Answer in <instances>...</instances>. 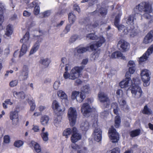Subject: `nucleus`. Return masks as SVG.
Here are the masks:
<instances>
[{
  "instance_id": "473e14b6",
  "label": "nucleus",
  "mask_w": 153,
  "mask_h": 153,
  "mask_svg": "<svg viewBox=\"0 0 153 153\" xmlns=\"http://www.w3.org/2000/svg\"><path fill=\"white\" fill-rule=\"evenodd\" d=\"M58 96L62 99H67L68 98L67 95L62 90H59L57 92Z\"/></svg>"
},
{
  "instance_id": "603ef678",
  "label": "nucleus",
  "mask_w": 153,
  "mask_h": 153,
  "mask_svg": "<svg viewBox=\"0 0 153 153\" xmlns=\"http://www.w3.org/2000/svg\"><path fill=\"white\" fill-rule=\"evenodd\" d=\"M136 68L135 67H129V72H127V73H129V74H127V76L129 77L130 76V74H133L135 72Z\"/></svg>"
},
{
  "instance_id": "39448f33",
  "label": "nucleus",
  "mask_w": 153,
  "mask_h": 153,
  "mask_svg": "<svg viewBox=\"0 0 153 153\" xmlns=\"http://www.w3.org/2000/svg\"><path fill=\"white\" fill-rule=\"evenodd\" d=\"M98 100L101 103L102 108H108L111 103V101L108 94L103 92L100 91L98 94Z\"/></svg>"
},
{
  "instance_id": "4be33fe9",
  "label": "nucleus",
  "mask_w": 153,
  "mask_h": 153,
  "mask_svg": "<svg viewBox=\"0 0 153 153\" xmlns=\"http://www.w3.org/2000/svg\"><path fill=\"white\" fill-rule=\"evenodd\" d=\"M52 106L54 111H57L60 113H62L65 110V108H61L58 102L55 100L53 101Z\"/></svg>"
},
{
  "instance_id": "ea45409f",
  "label": "nucleus",
  "mask_w": 153,
  "mask_h": 153,
  "mask_svg": "<svg viewBox=\"0 0 153 153\" xmlns=\"http://www.w3.org/2000/svg\"><path fill=\"white\" fill-rule=\"evenodd\" d=\"M140 131L139 129H136L131 131L130 136L132 137H134L139 135L140 133Z\"/></svg>"
},
{
  "instance_id": "4c0bfd02",
  "label": "nucleus",
  "mask_w": 153,
  "mask_h": 153,
  "mask_svg": "<svg viewBox=\"0 0 153 153\" xmlns=\"http://www.w3.org/2000/svg\"><path fill=\"white\" fill-rule=\"evenodd\" d=\"M142 112L143 114L149 115L152 114V111L150 109L148 108L147 105H146L144 107Z\"/></svg>"
},
{
  "instance_id": "6e6d98bb",
  "label": "nucleus",
  "mask_w": 153,
  "mask_h": 153,
  "mask_svg": "<svg viewBox=\"0 0 153 153\" xmlns=\"http://www.w3.org/2000/svg\"><path fill=\"white\" fill-rule=\"evenodd\" d=\"M18 83L17 80H14L11 81L10 83V85L11 87H13L16 86Z\"/></svg>"
},
{
  "instance_id": "bf43d9fd",
  "label": "nucleus",
  "mask_w": 153,
  "mask_h": 153,
  "mask_svg": "<svg viewBox=\"0 0 153 153\" xmlns=\"http://www.w3.org/2000/svg\"><path fill=\"white\" fill-rule=\"evenodd\" d=\"M10 138L9 137L8 135H6L4 138V142L5 143H9Z\"/></svg>"
},
{
  "instance_id": "e2e57ef3",
  "label": "nucleus",
  "mask_w": 153,
  "mask_h": 153,
  "mask_svg": "<svg viewBox=\"0 0 153 153\" xmlns=\"http://www.w3.org/2000/svg\"><path fill=\"white\" fill-rule=\"evenodd\" d=\"M67 59L65 58H62L61 59L62 63L61 64V66L62 67H63L64 65L66 64Z\"/></svg>"
},
{
  "instance_id": "f704fd0d",
  "label": "nucleus",
  "mask_w": 153,
  "mask_h": 153,
  "mask_svg": "<svg viewBox=\"0 0 153 153\" xmlns=\"http://www.w3.org/2000/svg\"><path fill=\"white\" fill-rule=\"evenodd\" d=\"M50 62V60L47 58L44 59H41L40 61V63L44 65L45 67H47Z\"/></svg>"
},
{
  "instance_id": "2f4dec72",
  "label": "nucleus",
  "mask_w": 153,
  "mask_h": 153,
  "mask_svg": "<svg viewBox=\"0 0 153 153\" xmlns=\"http://www.w3.org/2000/svg\"><path fill=\"white\" fill-rule=\"evenodd\" d=\"M71 148L74 150H78L79 149V146L77 145L75 143H73L71 145ZM77 153H84L86 152V150L85 149H83L80 151L78 150Z\"/></svg>"
},
{
  "instance_id": "e433bc0d",
  "label": "nucleus",
  "mask_w": 153,
  "mask_h": 153,
  "mask_svg": "<svg viewBox=\"0 0 153 153\" xmlns=\"http://www.w3.org/2000/svg\"><path fill=\"white\" fill-rule=\"evenodd\" d=\"M61 122V117L59 116H57L56 117H55L54 119L53 123L54 126L56 127H58L60 126V123Z\"/></svg>"
},
{
  "instance_id": "680f3d73",
  "label": "nucleus",
  "mask_w": 153,
  "mask_h": 153,
  "mask_svg": "<svg viewBox=\"0 0 153 153\" xmlns=\"http://www.w3.org/2000/svg\"><path fill=\"white\" fill-rule=\"evenodd\" d=\"M128 66L129 67H135V64L133 61H130L128 64Z\"/></svg>"
},
{
  "instance_id": "69168bd1",
  "label": "nucleus",
  "mask_w": 153,
  "mask_h": 153,
  "mask_svg": "<svg viewBox=\"0 0 153 153\" xmlns=\"http://www.w3.org/2000/svg\"><path fill=\"white\" fill-rule=\"evenodd\" d=\"M5 10L4 6L1 3H0V12L3 13Z\"/></svg>"
},
{
  "instance_id": "2eb2a0df",
  "label": "nucleus",
  "mask_w": 153,
  "mask_h": 153,
  "mask_svg": "<svg viewBox=\"0 0 153 153\" xmlns=\"http://www.w3.org/2000/svg\"><path fill=\"white\" fill-rule=\"evenodd\" d=\"M85 96L83 93H80L79 95V92L77 91H73L72 94V98L73 99H76L77 101L80 103L82 102L85 98Z\"/></svg>"
},
{
  "instance_id": "052dcab7",
  "label": "nucleus",
  "mask_w": 153,
  "mask_h": 153,
  "mask_svg": "<svg viewBox=\"0 0 153 153\" xmlns=\"http://www.w3.org/2000/svg\"><path fill=\"white\" fill-rule=\"evenodd\" d=\"M117 58H121L122 59H124L125 57L123 55L122 53L119 51H117Z\"/></svg>"
},
{
  "instance_id": "0eeeda50",
  "label": "nucleus",
  "mask_w": 153,
  "mask_h": 153,
  "mask_svg": "<svg viewBox=\"0 0 153 153\" xmlns=\"http://www.w3.org/2000/svg\"><path fill=\"white\" fill-rule=\"evenodd\" d=\"M151 75V73L147 69H143L141 71V77L144 86L147 87L149 85Z\"/></svg>"
},
{
  "instance_id": "f257e3e1",
  "label": "nucleus",
  "mask_w": 153,
  "mask_h": 153,
  "mask_svg": "<svg viewBox=\"0 0 153 153\" xmlns=\"http://www.w3.org/2000/svg\"><path fill=\"white\" fill-rule=\"evenodd\" d=\"M122 15V12H120L116 16L114 21V25L117 28L119 31L123 32L124 34H127L128 33H129L130 36L134 37L137 34L136 30L133 26L134 24V21L136 19L134 18V15H131L126 18V23L128 25H131V26L130 27V29L128 27H126L123 25H119L120 18Z\"/></svg>"
},
{
  "instance_id": "c9c22d12",
  "label": "nucleus",
  "mask_w": 153,
  "mask_h": 153,
  "mask_svg": "<svg viewBox=\"0 0 153 153\" xmlns=\"http://www.w3.org/2000/svg\"><path fill=\"white\" fill-rule=\"evenodd\" d=\"M90 92V89L89 86L87 85L83 86L82 88L81 93H83L85 96V94H88Z\"/></svg>"
},
{
  "instance_id": "c756f323",
  "label": "nucleus",
  "mask_w": 153,
  "mask_h": 153,
  "mask_svg": "<svg viewBox=\"0 0 153 153\" xmlns=\"http://www.w3.org/2000/svg\"><path fill=\"white\" fill-rule=\"evenodd\" d=\"M28 102L30 106V110L33 111L35 110L36 106L34 100L32 98L28 99Z\"/></svg>"
},
{
  "instance_id": "9b49d317",
  "label": "nucleus",
  "mask_w": 153,
  "mask_h": 153,
  "mask_svg": "<svg viewBox=\"0 0 153 153\" xmlns=\"http://www.w3.org/2000/svg\"><path fill=\"white\" fill-rule=\"evenodd\" d=\"M97 41L96 43L90 45V48L91 51L96 50V48L100 47L105 41V39L102 36L97 37Z\"/></svg>"
},
{
  "instance_id": "8fccbe9b",
  "label": "nucleus",
  "mask_w": 153,
  "mask_h": 153,
  "mask_svg": "<svg viewBox=\"0 0 153 153\" xmlns=\"http://www.w3.org/2000/svg\"><path fill=\"white\" fill-rule=\"evenodd\" d=\"M99 12L102 16H105L107 14L106 9L102 7H101L100 9L99 10Z\"/></svg>"
},
{
  "instance_id": "412c9836",
  "label": "nucleus",
  "mask_w": 153,
  "mask_h": 153,
  "mask_svg": "<svg viewBox=\"0 0 153 153\" xmlns=\"http://www.w3.org/2000/svg\"><path fill=\"white\" fill-rule=\"evenodd\" d=\"M102 131L100 128H96L93 134L94 140L98 142L100 141L102 138Z\"/></svg>"
},
{
  "instance_id": "393cba45",
  "label": "nucleus",
  "mask_w": 153,
  "mask_h": 153,
  "mask_svg": "<svg viewBox=\"0 0 153 153\" xmlns=\"http://www.w3.org/2000/svg\"><path fill=\"white\" fill-rule=\"evenodd\" d=\"M30 147L32 148L34 147L35 151L38 153H41V149L39 145L33 141H32L30 144Z\"/></svg>"
},
{
  "instance_id": "79ce46f5",
  "label": "nucleus",
  "mask_w": 153,
  "mask_h": 153,
  "mask_svg": "<svg viewBox=\"0 0 153 153\" xmlns=\"http://www.w3.org/2000/svg\"><path fill=\"white\" fill-rule=\"evenodd\" d=\"M40 135L43 141H47L48 140L49 134L48 131L45 132V133H41Z\"/></svg>"
},
{
  "instance_id": "f03ea898",
  "label": "nucleus",
  "mask_w": 153,
  "mask_h": 153,
  "mask_svg": "<svg viewBox=\"0 0 153 153\" xmlns=\"http://www.w3.org/2000/svg\"><path fill=\"white\" fill-rule=\"evenodd\" d=\"M139 11L141 12H144L145 13L143 15V16L147 19H150L152 16L149 13H152V6L148 2H143L136 7Z\"/></svg>"
},
{
  "instance_id": "338daca9",
  "label": "nucleus",
  "mask_w": 153,
  "mask_h": 153,
  "mask_svg": "<svg viewBox=\"0 0 153 153\" xmlns=\"http://www.w3.org/2000/svg\"><path fill=\"white\" fill-rule=\"evenodd\" d=\"M31 13L28 11L25 10L24 11L23 15L24 16L29 17L30 16Z\"/></svg>"
},
{
  "instance_id": "a878e982",
  "label": "nucleus",
  "mask_w": 153,
  "mask_h": 153,
  "mask_svg": "<svg viewBox=\"0 0 153 153\" xmlns=\"http://www.w3.org/2000/svg\"><path fill=\"white\" fill-rule=\"evenodd\" d=\"M13 33L12 27L10 25H8L7 26L4 36L6 38L7 37H9Z\"/></svg>"
},
{
  "instance_id": "aec40b11",
  "label": "nucleus",
  "mask_w": 153,
  "mask_h": 153,
  "mask_svg": "<svg viewBox=\"0 0 153 153\" xmlns=\"http://www.w3.org/2000/svg\"><path fill=\"white\" fill-rule=\"evenodd\" d=\"M10 118L12 120V124L16 125L18 122V112L16 110L12 111L10 113Z\"/></svg>"
},
{
  "instance_id": "c85d7f7f",
  "label": "nucleus",
  "mask_w": 153,
  "mask_h": 153,
  "mask_svg": "<svg viewBox=\"0 0 153 153\" xmlns=\"http://www.w3.org/2000/svg\"><path fill=\"white\" fill-rule=\"evenodd\" d=\"M49 118L47 115H45L42 116L40 119V122L42 125L45 126L47 125L49 123Z\"/></svg>"
},
{
  "instance_id": "de8ad7c7",
  "label": "nucleus",
  "mask_w": 153,
  "mask_h": 153,
  "mask_svg": "<svg viewBox=\"0 0 153 153\" xmlns=\"http://www.w3.org/2000/svg\"><path fill=\"white\" fill-rule=\"evenodd\" d=\"M153 52V45H151L145 53L149 57Z\"/></svg>"
},
{
  "instance_id": "ddd939ff",
  "label": "nucleus",
  "mask_w": 153,
  "mask_h": 153,
  "mask_svg": "<svg viewBox=\"0 0 153 153\" xmlns=\"http://www.w3.org/2000/svg\"><path fill=\"white\" fill-rule=\"evenodd\" d=\"M72 134L71 137V140L73 143H75L81 139L82 136L77 132L76 128L74 127L72 128Z\"/></svg>"
},
{
  "instance_id": "b1692460",
  "label": "nucleus",
  "mask_w": 153,
  "mask_h": 153,
  "mask_svg": "<svg viewBox=\"0 0 153 153\" xmlns=\"http://www.w3.org/2000/svg\"><path fill=\"white\" fill-rule=\"evenodd\" d=\"M13 94L14 97L19 99L23 100L25 98V94L23 91L17 92L16 91H13Z\"/></svg>"
},
{
  "instance_id": "20e7f679",
  "label": "nucleus",
  "mask_w": 153,
  "mask_h": 153,
  "mask_svg": "<svg viewBox=\"0 0 153 153\" xmlns=\"http://www.w3.org/2000/svg\"><path fill=\"white\" fill-rule=\"evenodd\" d=\"M83 68L82 67H75L72 69L70 73H69L68 71L65 72L63 74L64 77L65 79H75L79 76L80 72Z\"/></svg>"
},
{
  "instance_id": "72a5a7b5",
  "label": "nucleus",
  "mask_w": 153,
  "mask_h": 153,
  "mask_svg": "<svg viewBox=\"0 0 153 153\" xmlns=\"http://www.w3.org/2000/svg\"><path fill=\"white\" fill-rule=\"evenodd\" d=\"M89 124L87 121L81 123L80 126V128L83 131H86L89 128Z\"/></svg>"
},
{
  "instance_id": "5fc2aeb1",
  "label": "nucleus",
  "mask_w": 153,
  "mask_h": 153,
  "mask_svg": "<svg viewBox=\"0 0 153 153\" xmlns=\"http://www.w3.org/2000/svg\"><path fill=\"white\" fill-rule=\"evenodd\" d=\"M120 149L119 148L116 147L113 149L112 150L110 151L108 153H120Z\"/></svg>"
},
{
  "instance_id": "49530a36",
  "label": "nucleus",
  "mask_w": 153,
  "mask_h": 153,
  "mask_svg": "<svg viewBox=\"0 0 153 153\" xmlns=\"http://www.w3.org/2000/svg\"><path fill=\"white\" fill-rule=\"evenodd\" d=\"M148 57L146 53H144L142 56L140 58L139 62L140 63L146 60Z\"/></svg>"
},
{
  "instance_id": "4d7b16f0",
  "label": "nucleus",
  "mask_w": 153,
  "mask_h": 153,
  "mask_svg": "<svg viewBox=\"0 0 153 153\" xmlns=\"http://www.w3.org/2000/svg\"><path fill=\"white\" fill-rule=\"evenodd\" d=\"M72 24L70 23V24L67 25L66 26L65 30H64V32L65 33H67L70 30V28L71 25Z\"/></svg>"
},
{
  "instance_id": "1a4fd4ad",
  "label": "nucleus",
  "mask_w": 153,
  "mask_h": 153,
  "mask_svg": "<svg viewBox=\"0 0 153 153\" xmlns=\"http://www.w3.org/2000/svg\"><path fill=\"white\" fill-rule=\"evenodd\" d=\"M117 96L118 97V102L121 108L124 111H126L128 109V107L126 104V101L123 99H120L123 95V91L120 89H118L116 91Z\"/></svg>"
},
{
  "instance_id": "a19ab883",
  "label": "nucleus",
  "mask_w": 153,
  "mask_h": 153,
  "mask_svg": "<svg viewBox=\"0 0 153 153\" xmlns=\"http://www.w3.org/2000/svg\"><path fill=\"white\" fill-rule=\"evenodd\" d=\"M76 18L75 16L72 13H70L68 15V19L69 22L73 24L76 20Z\"/></svg>"
},
{
  "instance_id": "0e129e2a",
  "label": "nucleus",
  "mask_w": 153,
  "mask_h": 153,
  "mask_svg": "<svg viewBox=\"0 0 153 153\" xmlns=\"http://www.w3.org/2000/svg\"><path fill=\"white\" fill-rule=\"evenodd\" d=\"M32 130H33L34 132H38L39 130V128L38 126L33 125Z\"/></svg>"
},
{
  "instance_id": "4468645a",
  "label": "nucleus",
  "mask_w": 153,
  "mask_h": 153,
  "mask_svg": "<svg viewBox=\"0 0 153 153\" xmlns=\"http://www.w3.org/2000/svg\"><path fill=\"white\" fill-rule=\"evenodd\" d=\"M92 109L88 103H84L82 106L81 111L83 115L85 117H88L92 111Z\"/></svg>"
},
{
  "instance_id": "a18cd8bd",
  "label": "nucleus",
  "mask_w": 153,
  "mask_h": 153,
  "mask_svg": "<svg viewBox=\"0 0 153 153\" xmlns=\"http://www.w3.org/2000/svg\"><path fill=\"white\" fill-rule=\"evenodd\" d=\"M87 38L92 40H96L97 36L93 33H89L87 34L86 36Z\"/></svg>"
},
{
  "instance_id": "c03bdc74",
  "label": "nucleus",
  "mask_w": 153,
  "mask_h": 153,
  "mask_svg": "<svg viewBox=\"0 0 153 153\" xmlns=\"http://www.w3.org/2000/svg\"><path fill=\"white\" fill-rule=\"evenodd\" d=\"M72 133V130H71L70 128H68L65 130L63 133V136H65L66 137L68 138V136L70 135Z\"/></svg>"
},
{
  "instance_id": "864d4df0",
  "label": "nucleus",
  "mask_w": 153,
  "mask_h": 153,
  "mask_svg": "<svg viewBox=\"0 0 153 153\" xmlns=\"http://www.w3.org/2000/svg\"><path fill=\"white\" fill-rule=\"evenodd\" d=\"M60 84V81H56L55 82L53 85V88L55 90H57Z\"/></svg>"
},
{
  "instance_id": "7c9ffc66",
  "label": "nucleus",
  "mask_w": 153,
  "mask_h": 153,
  "mask_svg": "<svg viewBox=\"0 0 153 153\" xmlns=\"http://www.w3.org/2000/svg\"><path fill=\"white\" fill-rule=\"evenodd\" d=\"M39 47V43L38 41H37L34 44L31 50H30V54H32L35 53L38 49Z\"/></svg>"
},
{
  "instance_id": "9d476101",
  "label": "nucleus",
  "mask_w": 153,
  "mask_h": 153,
  "mask_svg": "<svg viewBox=\"0 0 153 153\" xmlns=\"http://www.w3.org/2000/svg\"><path fill=\"white\" fill-rule=\"evenodd\" d=\"M108 136L113 143H117L119 140V134L113 126H111L109 130Z\"/></svg>"
},
{
  "instance_id": "dca6fc26",
  "label": "nucleus",
  "mask_w": 153,
  "mask_h": 153,
  "mask_svg": "<svg viewBox=\"0 0 153 153\" xmlns=\"http://www.w3.org/2000/svg\"><path fill=\"white\" fill-rule=\"evenodd\" d=\"M129 74V73H126L125 75L126 77V79L123 80L119 83V85L121 88H125L127 87L130 84L129 82H131V85H132L134 84L133 79V80H131L130 77L127 76V74Z\"/></svg>"
},
{
  "instance_id": "13d9d810",
  "label": "nucleus",
  "mask_w": 153,
  "mask_h": 153,
  "mask_svg": "<svg viewBox=\"0 0 153 153\" xmlns=\"http://www.w3.org/2000/svg\"><path fill=\"white\" fill-rule=\"evenodd\" d=\"M4 16L2 14H0V30L3 29V27L2 25L4 21Z\"/></svg>"
},
{
  "instance_id": "f3484780",
  "label": "nucleus",
  "mask_w": 153,
  "mask_h": 153,
  "mask_svg": "<svg viewBox=\"0 0 153 153\" xmlns=\"http://www.w3.org/2000/svg\"><path fill=\"white\" fill-rule=\"evenodd\" d=\"M29 70L28 67L25 65L23 67V69L21 74L19 77L20 81H22L27 79L28 78Z\"/></svg>"
},
{
  "instance_id": "3c124183",
  "label": "nucleus",
  "mask_w": 153,
  "mask_h": 153,
  "mask_svg": "<svg viewBox=\"0 0 153 153\" xmlns=\"http://www.w3.org/2000/svg\"><path fill=\"white\" fill-rule=\"evenodd\" d=\"M23 144V142L19 140L15 141L14 143V145L15 146L19 148L22 146Z\"/></svg>"
},
{
  "instance_id": "6ab92c4d",
  "label": "nucleus",
  "mask_w": 153,
  "mask_h": 153,
  "mask_svg": "<svg viewBox=\"0 0 153 153\" xmlns=\"http://www.w3.org/2000/svg\"><path fill=\"white\" fill-rule=\"evenodd\" d=\"M118 45L120 48L121 50L124 51H128L130 47L129 44L123 39H121L119 41Z\"/></svg>"
},
{
  "instance_id": "f8f14e48",
  "label": "nucleus",
  "mask_w": 153,
  "mask_h": 153,
  "mask_svg": "<svg viewBox=\"0 0 153 153\" xmlns=\"http://www.w3.org/2000/svg\"><path fill=\"white\" fill-rule=\"evenodd\" d=\"M97 41L96 43L90 45V48L91 51L96 50V48L100 47L105 41V39L102 36L97 37Z\"/></svg>"
},
{
  "instance_id": "7ed1b4c3",
  "label": "nucleus",
  "mask_w": 153,
  "mask_h": 153,
  "mask_svg": "<svg viewBox=\"0 0 153 153\" xmlns=\"http://www.w3.org/2000/svg\"><path fill=\"white\" fill-rule=\"evenodd\" d=\"M134 84L131 87V91L132 97L135 99H138L142 96L143 91L140 87L138 84L140 81L137 78H133Z\"/></svg>"
},
{
  "instance_id": "774afa93",
  "label": "nucleus",
  "mask_w": 153,
  "mask_h": 153,
  "mask_svg": "<svg viewBox=\"0 0 153 153\" xmlns=\"http://www.w3.org/2000/svg\"><path fill=\"white\" fill-rule=\"evenodd\" d=\"M109 114L108 111H105L101 113V114L102 116L105 117L107 116Z\"/></svg>"
},
{
  "instance_id": "5701e85b",
  "label": "nucleus",
  "mask_w": 153,
  "mask_h": 153,
  "mask_svg": "<svg viewBox=\"0 0 153 153\" xmlns=\"http://www.w3.org/2000/svg\"><path fill=\"white\" fill-rule=\"evenodd\" d=\"M153 40V30H151L145 36L143 42L145 44L151 43Z\"/></svg>"
},
{
  "instance_id": "a211bd4d",
  "label": "nucleus",
  "mask_w": 153,
  "mask_h": 153,
  "mask_svg": "<svg viewBox=\"0 0 153 153\" xmlns=\"http://www.w3.org/2000/svg\"><path fill=\"white\" fill-rule=\"evenodd\" d=\"M89 20L87 19H83L82 20V21H79V23L81 24H84L87 25V26H88V27L91 28H95L99 26L100 25H102V23L101 22L100 23L99 21H94L92 25H89L88 24V22H89Z\"/></svg>"
},
{
  "instance_id": "423d86ee",
  "label": "nucleus",
  "mask_w": 153,
  "mask_h": 153,
  "mask_svg": "<svg viewBox=\"0 0 153 153\" xmlns=\"http://www.w3.org/2000/svg\"><path fill=\"white\" fill-rule=\"evenodd\" d=\"M29 33L27 32L23 38L20 40V42L23 43L20 51L19 56L21 57L25 54L27 49L30 46V42L29 40Z\"/></svg>"
},
{
  "instance_id": "09e8293b",
  "label": "nucleus",
  "mask_w": 153,
  "mask_h": 153,
  "mask_svg": "<svg viewBox=\"0 0 153 153\" xmlns=\"http://www.w3.org/2000/svg\"><path fill=\"white\" fill-rule=\"evenodd\" d=\"M80 39L79 36L77 35H75L71 37L69 40V42L70 43H73L75 42L76 39Z\"/></svg>"
},
{
  "instance_id": "cd10ccee",
  "label": "nucleus",
  "mask_w": 153,
  "mask_h": 153,
  "mask_svg": "<svg viewBox=\"0 0 153 153\" xmlns=\"http://www.w3.org/2000/svg\"><path fill=\"white\" fill-rule=\"evenodd\" d=\"M32 4L33 5L35 6L34 9V13L35 15H37L39 12L40 8L39 5L40 3L38 0H36L33 2Z\"/></svg>"
},
{
  "instance_id": "58836bf2",
  "label": "nucleus",
  "mask_w": 153,
  "mask_h": 153,
  "mask_svg": "<svg viewBox=\"0 0 153 153\" xmlns=\"http://www.w3.org/2000/svg\"><path fill=\"white\" fill-rule=\"evenodd\" d=\"M111 108L113 109L114 114H118L119 108L117 104V103H113L111 105Z\"/></svg>"
},
{
  "instance_id": "bb28decb",
  "label": "nucleus",
  "mask_w": 153,
  "mask_h": 153,
  "mask_svg": "<svg viewBox=\"0 0 153 153\" xmlns=\"http://www.w3.org/2000/svg\"><path fill=\"white\" fill-rule=\"evenodd\" d=\"M77 52L78 53H83L88 51H89L90 46L85 47L79 46L76 48Z\"/></svg>"
},
{
  "instance_id": "37998d69",
  "label": "nucleus",
  "mask_w": 153,
  "mask_h": 153,
  "mask_svg": "<svg viewBox=\"0 0 153 153\" xmlns=\"http://www.w3.org/2000/svg\"><path fill=\"white\" fill-rule=\"evenodd\" d=\"M120 119L119 116H117L115 117V126L116 128L119 127L120 123Z\"/></svg>"
},
{
  "instance_id": "6e6552de",
  "label": "nucleus",
  "mask_w": 153,
  "mask_h": 153,
  "mask_svg": "<svg viewBox=\"0 0 153 153\" xmlns=\"http://www.w3.org/2000/svg\"><path fill=\"white\" fill-rule=\"evenodd\" d=\"M70 125L73 126L75 124L77 116V113L75 108L70 107L68 113Z\"/></svg>"
}]
</instances>
